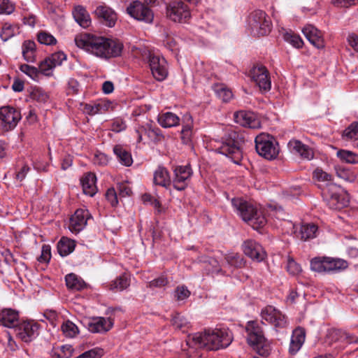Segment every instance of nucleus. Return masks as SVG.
<instances>
[{
    "label": "nucleus",
    "instance_id": "nucleus-13",
    "mask_svg": "<svg viewBox=\"0 0 358 358\" xmlns=\"http://www.w3.org/2000/svg\"><path fill=\"white\" fill-rule=\"evenodd\" d=\"M250 75L260 90L267 92L271 90V83L269 72L265 66L262 65L255 66L250 71Z\"/></svg>",
    "mask_w": 358,
    "mask_h": 358
},
{
    "label": "nucleus",
    "instance_id": "nucleus-16",
    "mask_svg": "<svg viewBox=\"0 0 358 358\" xmlns=\"http://www.w3.org/2000/svg\"><path fill=\"white\" fill-rule=\"evenodd\" d=\"M192 174V169L189 166H180L174 169V178L173 179V187L179 191L184 190L187 186L188 180Z\"/></svg>",
    "mask_w": 358,
    "mask_h": 358
},
{
    "label": "nucleus",
    "instance_id": "nucleus-33",
    "mask_svg": "<svg viewBox=\"0 0 358 358\" xmlns=\"http://www.w3.org/2000/svg\"><path fill=\"white\" fill-rule=\"evenodd\" d=\"M179 117L171 112L163 113L158 117L159 124L165 128L175 127L179 124Z\"/></svg>",
    "mask_w": 358,
    "mask_h": 358
},
{
    "label": "nucleus",
    "instance_id": "nucleus-49",
    "mask_svg": "<svg viewBox=\"0 0 358 358\" xmlns=\"http://www.w3.org/2000/svg\"><path fill=\"white\" fill-rule=\"evenodd\" d=\"M172 324L175 328L182 329L185 327H188L189 322L187 320L179 313L176 314L172 318Z\"/></svg>",
    "mask_w": 358,
    "mask_h": 358
},
{
    "label": "nucleus",
    "instance_id": "nucleus-35",
    "mask_svg": "<svg viewBox=\"0 0 358 358\" xmlns=\"http://www.w3.org/2000/svg\"><path fill=\"white\" fill-rule=\"evenodd\" d=\"M332 337L337 341L345 343H358V338L341 329L334 330Z\"/></svg>",
    "mask_w": 358,
    "mask_h": 358
},
{
    "label": "nucleus",
    "instance_id": "nucleus-15",
    "mask_svg": "<svg viewBox=\"0 0 358 358\" xmlns=\"http://www.w3.org/2000/svg\"><path fill=\"white\" fill-rule=\"evenodd\" d=\"M262 318L275 327L284 328L287 326L286 317L271 306H268L262 310Z\"/></svg>",
    "mask_w": 358,
    "mask_h": 358
},
{
    "label": "nucleus",
    "instance_id": "nucleus-5",
    "mask_svg": "<svg viewBox=\"0 0 358 358\" xmlns=\"http://www.w3.org/2000/svg\"><path fill=\"white\" fill-rule=\"evenodd\" d=\"M231 203L243 220L248 222L253 229H257L266 224L265 217L253 204L241 198L233 199Z\"/></svg>",
    "mask_w": 358,
    "mask_h": 358
},
{
    "label": "nucleus",
    "instance_id": "nucleus-34",
    "mask_svg": "<svg viewBox=\"0 0 358 358\" xmlns=\"http://www.w3.org/2000/svg\"><path fill=\"white\" fill-rule=\"evenodd\" d=\"M317 226L313 223L302 224L299 231V237L303 241H307L316 236Z\"/></svg>",
    "mask_w": 358,
    "mask_h": 358
},
{
    "label": "nucleus",
    "instance_id": "nucleus-14",
    "mask_svg": "<svg viewBox=\"0 0 358 358\" xmlns=\"http://www.w3.org/2000/svg\"><path fill=\"white\" fill-rule=\"evenodd\" d=\"M93 13L99 22L108 27H113L117 20V13L106 5L97 6Z\"/></svg>",
    "mask_w": 358,
    "mask_h": 358
},
{
    "label": "nucleus",
    "instance_id": "nucleus-62",
    "mask_svg": "<svg viewBox=\"0 0 358 358\" xmlns=\"http://www.w3.org/2000/svg\"><path fill=\"white\" fill-rule=\"evenodd\" d=\"M106 199L110 203L112 206H115L117 204V193L114 188H110L106 193Z\"/></svg>",
    "mask_w": 358,
    "mask_h": 358
},
{
    "label": "nucleus",
    "instance_id": "nucleus-60",
    "mask_svg": "<svg viewBox=\"0 0 358 358\" xmlns=\"http://www.w3.org/2000/svg\"><path fill=\"white\" fill-rule=\"evenodd\" d=\"M314 177L320 181H331L332 176L320 169H316L313 172Z\"/></svg>",
    "mask_w": 358,
    "mask_h": 358
},
{
    "label": "nucleus",
    "instance_id": "nucleus-20",
    "mask_svg": "<svg viewBox=\"0 0 358 358\" xmlns=\"http://www.w3.org/2000/svg\"><path fill=\"white\" fill-rule=\"evenodd\" d=\"M17 335L24 342H29L37 334L38 326L36 323L23 322L16 327Z\"/></svg>",
    "mask_w": 358,
    "mask_h": 358
},
{
    "label": "nucleus",
    "instance_id": "nucleus-27",
    "mask_svg": "<svg viewBox=\"0 0 358 358\" xmlns=\"http://www.w3.org/2000/svg\"><path fill=\"white\" fill-rule=\"evenodd\" d=\"M235 121L243 127L255 128L256 127V120L253 114L243 110L238 111L234 113Z\"/></svg>",
    "mask_w": 358,
    "mask_h": 358
},
{
    "label": "nucleus",
    "instance_id": "nucleus-18",
    "mask_svg": "<svg viewBox=\"0 0 358 358\" xmlns=\"http://www.w3.org/2000/svg\"><path fill=\"white\" fill-rule=\"evenodd\" d=\"M90 213L87 210L78 209L70 218L69 228L73 233L78 234L82 231L87 224Z\"/></svg>",
    "mask_w": 358,
    "mask_h": 358
},
{
    "label": "nucleus",
    "instance_id": "nucleus-4",
    "mask_svg": "<svg viewBox=\"0 0 358 358\" xmlns=\"http://www.w3.org/2000/svg\"><path fill=\"white\" fill-rule=\"evenodd\" d=\"M247 343L259 355L266 357L270 354L271 348L259 322L255 320L248 321L245 327Z\"/></svg>",
    "mask_w": 358,
    "mask_h": 358
},
{
    "label": "nucleus",
    "instance_id": "nucleus-3",
    "mask_svg": "<svg viewBox=\"0 0 358 358\" xmlns=\"http://www.w3.org/2000/svg\"><path fill=\"white\" fill-rule=\"evenodd\" d=\"M245 138L243 134L231 131L225 134L222 141L215 145V152L230 158L235 164H239L243 158Z\"/></svg>",
    "mask_w": 358,
    "mask_h": 358
},
{
    "label": "nucleus",
    "instance_id": "nucleus-22",
    "mask_svg": "<svg viewBox=\"0 0 358 358\" xmlns=\"http://www.w3.org/2000/svg\"><path fill=\"white\" fill-rule=\"evenodd\" d=\"M113 326L112 318L99 317L89 324L88 329L92 333H103L109 331Z\"/></svg>",
    "mask_w": 358,
    "mask_h": 358
},
{
    "label": "nucleus",
    "instance_id": "nucleus-48",
    "mask_svg": "<svg viewBox=\"0 0 358 358\" xmlns=\"http://www.w3.org/2000/svg\"><path fill=\"white\" fill-rule=\"evenodd\" d=\"M147 137L154 143L159 142L164 138L161 130L157 127H152L151 125L147 131Z\"/></svg>",
    "mask_w": 358,
    "mask_h": 358
},
{
    "label": "nucleus",
    "instance_id": "nucleus-23",
    "mask_svg": "<svg viewBox=\"0 0 358 358\" xmlns=\"http://www.w3.org/2000/svg\"><path fill=\"white\" fill-rule=\"evenodd\" d=\"M0 322L8 328L16 327L19 323L18 312L13 309L3 310L0 313Z\"/></svg>",
    "mask_w": 358,
    "mask_h": 358
},
{
    "label": "nucleus",
    "instance_id": "nucleus-12",
    "mask_svg": "<svg viewBox=\"0 0 358 358\" xmlns=\"http://www.w3.org/2000/svg\"><path fill=\"white\" fill-rule=\"evenodd\" d=\"M148 62L154 78L159 81L164 80L168 74L165 59L149 52Z\"/></svg>",
    "mask_w": 358,
    "mask_h": 358
},
{
    "label": "nucleus",
    "instance_id": "nucleus-1",
    "mask_svg": "<svg viewBox=\"0 0 358 358\" xmlns=\"http://www.w3.org/2000/svg\"><path fill=\"white\" fill-rule=\"evenodd\" d=\"M75 43L78 48L104 59L120 55L123 48L118 41L89 34L76 36Z\"/></svg>",
    "mask_w": 358,
    "mask_h": 358
},
{
    "label": "nucleus",
    "instance_id": "nucleus-51",
    "mask_svg": "<svg viewBox=\"0 0 358 358\" xmlns=\"http://www.w3.org/2000/svg\"><path fill=\"white\" fill-rule=\"evenodd\" d=\"M20 69L22 72L27 74L28 76L35 80L38 78L39 70L32 66H29L28 64H22L20 66Z\"/></svg>",
    "mask_w": 358,
    "mask_h": 358
},
{
    "label": "nucleus",
    "instance_id": "nucleus-64",
    "mask_svg": "<svg viewBox=\"0 0 358 358\" xmlns=\"http://www.w3.org/2000/svg\"><path fill=\"white\" fill-rule=\"evenodd\" d=\"M93 162L94 164L103 166L107 164L108 158L107 156L103 153H99L94 155L93 158Z\"/></svg>",
    "mask_w": 358,
    "mask_h": 358
},
{
    "label": "nucleus",
    "instance_id": "nucleus-38",
    "mask_svg": "<svg viewBox=\"0 0 358 358\" xmlns=\"http://www.w3.org/2000/svg\"><path fill=\"white\" fill-rule=\"evenodd\" d=\"M129 286V280L126 274L117 278L110 285L111 290L115 292L122 291Z\"/></svg>",
    "mask_w": 358,
    "mask_h": 358
},
{
    "label": "nucleus",
    "instance_id": "nucleus-37",
    "mask_svg": "<svg viewBox=\"0 0 358 358\" xmlns=\"http://www.w3.org/2000/svg\"><path fill=\"white\" fill-rule=\"evenodd\" d=\"M225 260L228 265L234 268H242L245 264L243 257L238 253H229L226 255Z\"/></svg>",
    "mask_w": 358,
    "mask_h": 358
},
{
    "label": "nucleus",
    "instance_id": "nucleus-29",
    "mask_svg": "<svg viewBox=\"0 0 358 358\" xmlns=\"http://www.w3.org/2000/svg\"><path fill=\"white\" fill-rule=\"evenodd\" d=\"M329 203L330 208L335 210H340L347 206L349 203L348 195H341L338 193H334L331 195Z\"/></svg>",
    "mask_w": 358,
    "mask_h": 358
},
{
    "label": "nucleus",
    "instance_id": "nucleus-55",
    "mask_svg": "<svg viewBox=\"0 0 358 358\" xmlns=\"http://www.w3.org/2000/svg\"><path fill=\"white\" fill-rule=\"evenodd\" d=\"M51 61V63L53 64V66H59L62 64V62L66 60V56L62 52H55L51 55V57H48Z\"/></svg>",
    "mask_w": 358,
    "mask_h": 358
},
{
    "label": "nucleus",
    "instance_id": "nucleus-30",
    "mask_svg": "<svg viewBox=\"0 0 358 358\" xmlns=\"http://www.w3.org/2000/svg\"><path fill=\"white\" fill-rule=\"evenodd\" d=\"M113 152L117 156L119 162L125 166H130L133 163L131 155L122 145H116L113 148Z\"/></svg>",
    "mask_w": 358,
    "mask_h": 358
},
{
    "label": "nucleus",
    "instance_id": "nucleus-8",
    "mask_svg": "<svg viewBox=\"0 0 358 358\" xmlns=\"http://www.w3.org/2000/svg\"><path fill=\"white\" fill-rule=\"evenodd\" d=\"M348 266L346 261L328 257H318L313 258L310 262V268L318 273L338 272L345 269Z\"/></svg>",
    "mask_w": 358,
    "mask_h": 358
},
{
    "label": "nucleus",
    "instance_id": "nucleus-56",
    "mask_svg": "<svg viewBox=\"0 0 358 358\" xmlns=\"http://www.w3.org/2000/svg\"><path fill=\"white\" fill-rule=\"evenodd\" d=\"M13 36H14V29L13 27L8 24H5L2 27L0 34L1 39L3 41H6Z\"/></svg>",
    "mask_w": 358,
    "mask_h": 358
},
{
    "label": "nucleus",
    "instance_id": "nucleus-44",
    "mask_svg": "<svg viewBox=\"0 0 358 358\" xmlns=\"http://www.w3.org/2000/svg\"><path fill=\"white\" fill-rule=\"evenodd\" d=\"M192 120L191 116L188 117V122L183 125L181 131V138L184 143L187 144L191 141L192 135Z\"/></svg>",
    "mask_w": 358,
    "mask_h": 358
},
{
    "label": "nucleus",
    "instance_id": "nucleus-6",
    "mask_svg": "<svg viewBox=\"0 0 358 358\" xmlns=\"http://www.w3.org/2000/svg\"><path fill=\"white\" fill-rule=\"evenodd\" d=\"M248 25L255 36H266L271 31V22L266 13L262 10H255L248 17Z\"/></svg>",
    "mask_w": 358,
    "mask_h": 358
},
{
    "label": "nucleus",
    "instance_id": "nucleus-43",
    "mask_svg": "<svg viewBox=\"0 0 358 358\" xmlns=\"http://www.w3.org/2000/svg\"><path fill=\"white\" fill-rule=\"evenodd\" d=\"M62 330L66 337L73 338L78 334V328L72 322L68 320L62 325Z\"/></svg>",
    "mask_w": 358,
    "mask_h": 358
},
{
    "label": "nucleus",
    "instance_id": "nucleus-40",
    "mask_svg": "<svg viewBox=\"0 0 358 358\" xmlns=\"http://www.w3.org/2000/svg\"><path fill=\"white\" fill-rule=\"evenodd\" d=\"M214 90L217 97L223 102H228L233 97L232 92L223 85H215Z\"/></svg>",
    "mask_w": 358,
    "mask_h": 358
},
{
    "label": "nucleus",
    "instance_id": "nucleus-53",
    "mask_svg": "<svg viewBox=\"0 0 358 358\" xmlns=\"http://www.w3.org/2000/svg\"><path fill=\"white\" fill-rule=\"evenodd\" d=\"M55 66L51 63V61L49 58H46L43 61H42L39 65V73L41 72L45 76H50V70H52Z\"/></svg>",
    "mask_w": 358,
    "mask_h": 358
},
{
    "label": "nucleus",
    "instance_id": "nucleus-32",
    "mask_svg": "<svg viewBox=\"0 0 358 358\" xmlns=\"http://www.w3.org/2000/svg\"><path fill=\"white\" fill-rule=\"evenodd\" d=\"M75 241L66 237H62L57 243V250L62 257L71 253L75 249Z\"/></svg>",
    "mask_w": 358,
    "mask_h": 358
},
{
    "label": "nucleus",
    "instance_id": "nucleus-19",
    "mask_svg": "<svg viewBox=\"0 0 358 358\" xmlns=\"http://www.w3.org/2000/svg\"><path fill=\"white\" fill-rule=\"evenodd\" d=\"M302 32L310 43L317 48L320 49L324 47L322 32L313 25L308 24L305 26Z\"/></svg>",
    "mask_w": 358,
    "mask_h": 358
},
{
    "label": "nucleus",
    "instance_id": "nucleus-39",
    "mask_svg": "<svg viewBox=\"0 0 358 358\" xmlns=\"http://www.w3.org/2000/svg\"><path fill=\"white\" fill-rule=\"evenodd\" d=\"M336 156L342 161L348 164H357L358 155L355 152L346 150H340L337 152Z\"/></svg>",
    "mask_w": 358,
    "mask_h": 358
},
{
    "label": "nucleus",
    "instance_id": "nucleus-45",
    "mask_svg": "<svg viewBox=\"0 0 358 358\" xmlns=\"http://www.w3.org/2000/svg\"><path fill=\"white\" fill-rule=\"evenodd\" d=\"M103 355V349L101 348H94L82 353L76 358H101Z\"/></svg>",
    "mask_w": 358,
    "mask_h": 358
},
{
    "label": "nucleus",
    "instance_id": "nucleus-61",
    "mask_svg": "<svg viewBox=\"0 0 358 358\" xmlns=\"http://www.w3.org/2000/svg\"><path fill=\"white\" fill-rule=\"evenodd\" d=\"M168 282V279L165 276L161 275L160 277L154 279L153 280H151L149 282V287L150 288L162 287L166 285Z\"/></svg>",
    "mask_w": 358,
    "mask_h": 358
},
{
    "label": "nucleus",
    "instance_id": "nucleus-46",
    "mask_svg": "<svg viewBox=\"0 0 358 358\" xmlns=\"http://www.w3.org/2000/svg\"><path fill=\"white\" fill-rule=\"evenodd\" d=\"M30 96L32 99L39 102L45 103L48 99V95L42 89L36 87L30 94Z\"/></svg>",
    "mask_w": 358,
    "mask_h": 358
},
{
    "label": "nucleus",
    "instance_id": "nucleus-28",
    "mask_svg": "<svg viewBox=\"0 0 358 358\" xmlns=\"http://www.w3.org/2000/svg\"><path fill=\"white\" fill-rule=\"evenodd\" d=\"M154 183L162 187H168L171 184V178L166 169L159 166L154 173Z\"/></svg>",
    "mask_w": 358,
    "mask_h": 358
},
{
    "label": "nucleus",
    "instance_id": "nucleus-57",
    "mask_svg": "<svg viewBox=\"0 0 358 358\" xmlns=\"http://www.w3.org/2000/svg\"><path fill=\"white\" fill-rule=\"evenodd\" d=\"M51 258V248L50 245L42 246L41 255L38 257L40 262H48Z\"/></svg>",
    "mask_w": 358,
    "mask_h": 358
},
{
    "label": "nucleus",
    "instance_id": "nucleus-17",
    "mask_svg": "<svg viewBox=\"0 0 358 358\" xmlns=\"http://www.w3.org/2000/svg\"><path fill=\"white\" fill-rule=\"evenodd\" d=\"M242 248L244 254L257 262L264 259L266 253L260 244L254 240L248 239L243 242Z\"/></svg>",
    "mask_w": 358,
    "mask_h": 358
},
{
    "label": "nucleus",
    "instance_id": "nucleus-36",
    "mask_svg": "<svg viewBox=\"0 0 358 358\" xmlns=\"http://www.w3.org/2000/svg\"><path fill=\"white\" fill-rule=\"evenodd\" d=\"M36 43L32 41H26L22 44V55L28 62L35 61Z\"/></svg>",
    "mask_w": 358,
    "mask_h": 358
},
{
    "label": "nucleus",
    "instance_id": "nucleus-50",
    "mask_svg": "<svg viewBox=\"0 0 358 358\" xmlns=\"http://www.w3.org/2000/svg\"><path fill=\"white\" fill-rule=\"evenodd\" d=\"M174 293V296L178 301L185 300L190 296L189 290L185 285L177 287Z\"/></svg>",
    "mask_w": 358,
    "mask_h": 358
},
{
    "label": "nucleus",
    "instance_id": "nucleus-47",
    "mask_svg": "<svg viewBox=\"0 0 358 358\" xmlns=\"http://www.w3.org/2000/svg\"><path fill=\"white\" fill-rule=\"evenodd\" d=\"M38 41L44 45H51L57 43L56 38L49 33L41 31L38 34Z\"/></svg>",
    "mask_w": 358,
    "mask_h": 358
},
{
    "label": "nucleus",
    "instance_id": "nucleus-7",
    "mask_svg": "<svg viewBox=\"0 0 358 358\" xmlns=\"http://www.w3.org/2000/svg\"><path fill=\"white\" fill-rule=\"evenodd\" d=\"M255 142V149L260 156L268 160L278 157L280 151L279 145L273 136L261 134L256 136Z\"/></svg>",
    "mask_w": 358,
    "mask_h": 358
},
{
    "label": "nucleus",
    "instance_id": "nucleus-9",
    "mask_svg": "<svg viewBox=\"0 0 358 358\" xmlns=\"http://www.w3.org/2000/svg\"><path fill=\"white\" fill-rule=\"evenodd\" d=\"M21 120L19 110L11 106L0 108V131L7 132L13 130Z\"/></svg>",
    "mask_w": 358,
    "mask_h": 358
},
{
    "label": "nucleus",
    "instance_id": "nucleus-59",
    "mask_svg": "<svg viewBox=\"0 0 358 358\" xmlns=\"http://www.w3.org/2000/svg\"><path fill=\"white\" fill-rule=\"evenodd\" d=\"M14 10V6L9 0H0V13L10 14Z\"/></svg>",
    "mask_w": 358,
    "mask_h": 358
},
{
    "label": "nucleus",
    "instance_id": "nucleus-52",
    "mask_svg": "<svg viewBox=\"0 0 358 358\" xmlns=\"http://www.w3.org/2000/svg\"><path fill=\"white\" fill-rule=\"evenodd\" d=\"M206 269L211 273L218 274L222 271L218 262L214 258L208 259V264L206 266Z\"/></svg>",
    "mask_w": 358,
    "mask_h": 358
},
{
    "label": "nucleus",
    "instance_id": "nucleus-11",
    "mask_svg": "<svg viewBox=\"0 0 358 358\" xmlns=\"http://www.w3.org/2000/svg\"><path fill=\"white\" fill-rule=\"evenodd\" d=\"M166 15L175 22H186L191 17L187 5L182 1H173L166 8Z\"/></svg>",
    "mask_w": 358,
    "mask_h": 358
},
{
    "label": "nucleus",
    "instance_id": "nucleus-26",
    "mask_svg": "<svg viewBox=\"0 0 358 358\" xmlns=\"http://www.w3.org/2000/svg\"><path fill=\"white\" fill-rule=\"evenodd\" d=\"M73 15L75 20L83 28H87L91 24V18L90 14L86 9L81 6H76L73 11Z\"/></svg>",
    "mask_w": 358,
    "mask_h": 358
},
{
    "label": "nucleus",
    "instance_id": "nucleus-58",
    "mask_svg": "<svg viewBox=\"0 0 358 358\" xmlns=\"http://www.w3.org/2000/svg\"><path fill=\"white\" fill-rule=\"evenodd\" d=\"M73 348L71 345H62L56 352L58 358H70L72 355Z\"/></svg>",
    "mask_w": 358,
    "mask_h": 358
},
{
    "label": "nucleus",
    "instance_id": "nucleus-41",
    "mask_svg": "<svg viewBox=\"0 0 358 358\" xmlns=\"http://www.w3.org/2000/svg\"><path fill=\"white\" fill-rule=\"evenodd\" d=\"M343 138L348 140L358 139V122L351 123L343 132Z\"/></svg>",
    "mask_w": 358,
    "mask_h": 358
},
{
    "label": "nucleus",
    "instance_id": "nucleus-42",
    "mask_svg": "<svg viewBox=\"0 0 358 358\" xmlns=\"http://www.w3.org/2000/svg\"><path fill=\"white\" fill-rule=\"evenodd\" d=\"M283 38L285 41L290 43L296 48H301L303 45L301 38L292 31L285 32L283 35Z\"/></svg>",
    "mask_w": 358,
    "mask_h": 358
},
{
    "label": "nucleus",
    "instance_id": "nucleus-25",
    "mask_svg": "<svg viewBox=\"0 0 358 358\" xmlns=\"http://www.w3.org/2000/svg\"><path fill=\"white\" fill-rule=\"evenodd\" d=\"M288 145L293 152L299 154L303 159H310L313 157V152L312 150L308 145H304L299 141H290Z\"/></svg>",
    "mask_w": 358,
    "mask_h": 358
},
{
    "label": "nucleus",
    "instance_id": "nucleus-63",
    "mask_svg": "<svg viewBox=\"0 0 358 358\" xmlns=\"http://www.w3.org/2000/svg\"><path fill=\"white\" fill-rule=\"evenodd\" d=\"M117 189L119 195L122 197L129 196L132 192L131 188L125 183L118 184Z\"/></svg>",
    "mask_w": 358,
    "mask_h": 358
},
{
    "label": "nucleus",
    "instance_id": "nucleus-21",
    "mask_svg": "<svg viewBox=\"0 0 358 358\" xmlns=\"http://www.w3.org/2000/svg\"><path fill=\"white\" fill-rule=\"evenodd\" d=\"M306 338V331L303 327H298L293 332L291 337L289 352L295 355L303 345Z\"/></svg>",
    "mask_w": 358,
    "mask_h": 358
},
{
    "label": "nucleus",
    "instance_id": "nucleus-31",
    "mask_svg": "<svg viewBox=\"0 0 358 358\" xmlns=\"http://www.w3.org/2000/svg\"><path fill=\"white\" fill-rule=\"evenodd\" d=\"M65 280L67 287L71 290L80 291L86 287L84 280L74 273L66 275Z\"/></svg>",
    "mask_w": 358,
    "mask_h": 358
},
{
    "label": "nucleus",
    "instance_id": "nucleus-10",
    "mask_svg": "<svg viewBox=\"0 0 358 358\" xmlns=\"http://www.w3.org/2000/svg\"><path fill=\"white\" fill-rule=\"evenodd\" d=\"M127 13L138 21L151 24L153 22L154 13L146 5L139 1H135L127 8Z\"/></svg>",
    "mask_w": 358,
    "mask_h": 358
},
{
    "label": "nucleus",
    "instance_id": "nucleus-54",
    "mask_svg": "<svg viewBox=\"0 0 358 358\" xmlns=\"http://www.w3.org/2000/svg\"><path fill=\"white\" fill-rule=\"evenodd\" d=\"M287 271L292 275L299 274L301 271V266L292 258H289L287 264Z\"/></svg>",
    "mask_w": 358,
    "mask_h": 358
},
{
    "label": "nucleus",
    "instance_id": "nucleus-2",
    "mask_svg": "<svg viewBox=\"0 0 358 358\" xmlns=\"http://www.w3.org/2000/svg\"><path fill=\"white\" fill-rule=\"evenodd\" d=\"M232 341V333L228 329H215L189 336L186 340V345L189 348L217 350L228 347Z\"/></svg>",
    "mask_w": 358,
    "mask_h": 358
},
{
    "label": "nucleus",
    "instance_id": "nucleus-24",
    "mask_svg": "<svg viewBox=\"0 0 358 358\" xmlns=\"http://www.w3.org/2000/svg\"><path fill=\"white\" fill-rule=\"evenodd\" d=\"M96 178L95 174L87 173L80 180L83 192L90 196H93L96 192Z\"/></svg>",
    "mask_w": 358,
    "mask_h": 358
}]
</instances>
